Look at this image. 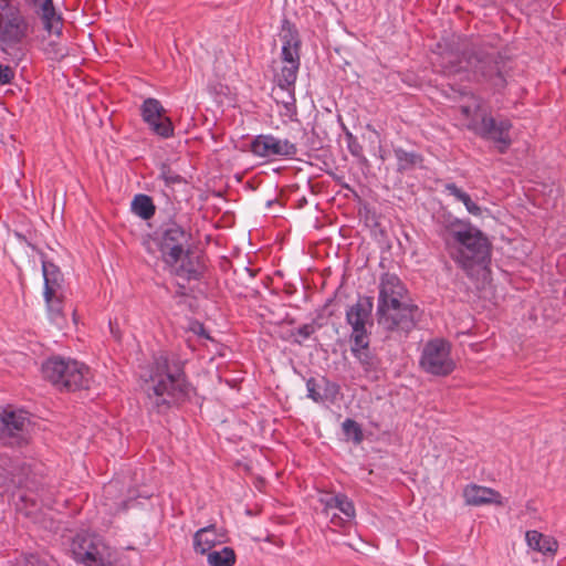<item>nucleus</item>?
I'll list each match as a JSON object with an SVG mask.
<instances>
[{
	"mask_svg": "<svg viewBox=\"0 0 566 566\" xmlns=\"http://www.w3.org/2000/svg\"><path fill=\"white\" fill-rule=\"evenodd\" d=\"M29 474L30 468L25 463L14 465L6 471L3 476H0V488L3 489V492H14V490L22 488L31 490Z\"/></svg>",
	"mask_w": 566,
	"mask_h": 566,
	"instance_id": "6ab92c4d",
	"label": "nucleus"
},
{
	"mask_svg": "<svg viewBox=\"0 0 566 566\" xmlns=\"http://www.w3.org/2000/svg\"><path fill=\"white\" fill-rule=\"evenodd\" d=\"M337 505L336 511H339L346 517V521H350L355 517L356 511L352 500L344 493H338V499L335 500Z\"/></svg>",
	"mask_w": 566,
	"mask_h": 566,
	"instance_id": "c9c22d12",
	"label": "nucleus"
},
{
	"mask_svg": "<svg viewBox=\"0 0 566 566\" xmlns=\"http://www.w3.org/2000/svg\"><path fill=\"white\" fill-rule=\"evenodd\" d=\"M345 140L347 144V149L350 153L352 156L357 158L358 163L364 167H369V161L364 155L363 146L358 142V138L354 136L349 130H346L345 133Z\"/></svg>",
	"mask_w": 566,
	"mask_h": 566,
	"instance_id": "2f4dec72",
	"label": "nucleus"
},
{
	"mask_svg": "<svg viewBox=\"0 0 566 566\" xmlns=\"http://www.w3.org/2000/svg\"><path fill=\"white\" fill-rule=\"evenodd\" d=\"M420 367L427 374L446 377L455 369V361L451 357V344L443 338H434L424 344Z\"/></svg>",
	"mask_w": 566,
	"mask_h": 566,
	"instance_id": "1a4fd4ad",
	"label": "nucleus"
},
{
	"mask_svg": "<svg viewBox=\"0 0 566 566\" xmlns=\"http://www.w3.org/2000/svg\"><path fill=\"white\" fill-rule=\"evenodd\" d=\"M461 113L462 115H464L465 117H470L471 116V107L470 106H461Z\"/></svg>",
	"mask_w": 566,
	"mask_h": 566,
	"instance_id": "3c124183",
	"label": "nucleus"
},
{
	"mask_svg": "<svg viewBox=\"0 0 566 566\" xmlns=\"http://www.w3.org/2000/svg\"><path fill=\"white\" fill-rule=\"evenodd\" d=\"M209 566H233L237 555L232 547L224 546L220 551H211L207 554Z\"/></svg>",
	"mask_w": 566,
	"mask_h": 566,
	"instance_id": "7c9ffc66",
	"label": "nucleus"
},
{
	"mask_svg": "<svg viewBox=\"0 0 566 566\" xmlns=\"http://www.w3.org/2000/svg\"><path fill=\"white\" fill-rule=\"evenodd\" d=\"M463 496L467 504L480 506L483 504L499 502L496 499L500 497V493L486 486L472 484L464 489Z\"/></svg>",
	"mask_w": 566,
	"mask_h": 566,
	"instance_id": "b1692460",
	"label": "nucleus"
},
{
	"mask_svg": "<svg viewBox=\"0 0 566 566\" xmlns=\"http://www.w3.org/2000/svg\"><path fill=\"white\" fill-rule=\"evenodd\" d=\"M226 542V532L221 528H217L216 524H209L197 530L192 536L193 551L200 555L208 554L216 545Z\"/></svg>",
	"mask_w": 566,
	"mask_h": 566,
	"instance_id": "dca6fc26",
	"label": "nucleus"
},
{
	"mask_svg": "<svg viewBox=\"0 0 566 566\" xmlns=\"http://www.w3.org/2000/svg\"><path fill=\"white\" fill-rule=\"evenodd\" d=\"M130 210L142 220H150L156 213V206L150 196L137 193L130 202Z\"/></svg>",
	"mask_w": 566,
	"mask_h": 566,
	"instance_id": "c85d7f7f",
	"label": "nucleus"
},
{
	"mask_svg": "<svg viewBox=\"0 0 566 566\" xmlns=\"http://www.w3.org/2000/svg\"><path fill=\"white\" fill-rule=\"evenodd\" d=\"M36 13L42 21L43 29L48 33L55 34L57 36L62 35L63 17L56 11L53 0H42L40 10H36Z\"/></svg>",
	"mask_w": 566,
	"mask_h": 566,
	"instance_id": "aec40b11",
	"label": "nucleus"
},
{
	"mask_svg": "<svg viewBox=\"0 0 566 566\" xmlns=\"http://www.w3.org/2000/svg\"><path fill=\"white\" fill-rule=\"evenodd\" d=\"M153 240L166 265H176L192 247V234L189 229L169 219L155 231Z\"/></svg>",
	"mask_w": 566,
	"mask_h": 566,
	"instance_id": "39448f33",
	"label": "nucleus"
},
{
	"mask_svg": "<svg viewBox=\"0 0 566 566\" xmlns=\"http://www.w3.org/2000/svg\"><path fill=\"white\" fill-rule=\"evenodd\" d=\"M14 8H20L19 4H12L11 0H0V11L3 14L11 12Z\"/></svg>",
	"mask_w": 566,
	"mask_h": 566,
	"instance_id": "de8ad7c7",
	"label": "nucleus"
},
{
	"mask_svg": "<svg viewBox=\"0 0 566 566\" xmlns=\"http://www.w3.org/2000/svg\"><path fill=\"white\" fill-rule=\"evenodd\" d=\"M250 151L261 158H294L298 148L289 139H281L272 134H260L251 140Z\"/></svg>",
	"mask_w": 566,
	"mask_h": 566,
	"instance_id": "f8f14e48",
	"label": "nucleus"
},
{
	"mask_svg": "<svg viewBox=\"0 0 566 566\" xmlns=\"http://www.w3.org/2000/svg\"><path fill=\"white\" fill-rule=\"evenodd\" d=\"M41 265L44 281L43 292H61L64 276L60 268L52 261H49L43 252H41Z\"/></svg>",
	"mask_w": 566,
	"mask_h": 566,
	"instance_id": "4be33fe9",
	"label": "nucleus"
},
{
	"mask_svg": "<svg viewBox=\"0 0 566 566\" xmlns=\"http://www.w3.org/2000/svg\"><path fill=\"white\" fill-rule=\"evenodd\" d=\"M421 311L418 305L410 302H401L395 308L386 306L376 308L378 325L388 333L407 336L417 326Z\"/></svg>",
	"mask_w": 566,
	"mask_h": 566,
	"instance_id": "6e6552de",
	"label": "nucleus"
},
{
	"mask_svg": "<svg viewBox=\"0 0 566 566\" xmlns=\"http://www.w3.org/2000/svg\"><path fill=\"white\" fill-rule=\"evenodd\" d=\"M338 499V493L334 495L326 496L321 499V502L324 505L323 513L326 516L331 515V511H336L337 505L335 504V500Z\"/></svg>",
	"mask_w": 566,
	"mask_h": 566,
	"instance_id": "c03bdc74",
	"label": "nucleus"
},
{
	"mask_svg": "<svg viewBox=\"0 0 566 566\" xmlns=\"http://www.w3.org/2000/svg\"><path fill=\"white\" fill-rule=\"evenodd\" d=\"M247 271L250 273L251 276H254V273L252 270H250V268H247Z\"/></svg>",
	"mask_w": 566,
	"mask_h": 566,
	"instance_id": "6e6d98bb",
	"label": "nucleus"
},
{
	"mask_svg": "<svg viewBox=\"0 0 566 566\" xmlns=\"http://www.w3.org/2000/svg\"><path fill=\"white\" fill-rule=\"evenodd\" d=\"M17 235H18V238L25 240V237H24V235H22V234H20V233H17Z\"/></svg>",
	"mask_w": 566,
	"mask_h": 566,
	"instance_id": "4d7b16f0",
	"label": "nucleus"
},
{
	"mask_svg": "<svg viewBox=\"0 0 566 566\" xmlns=\"http://www.w3.org/2000/svg\"><path fill=\"white\" fill-rule=\"evenodd\" d=\"M306 389L307 397L316 403H333L336 401L340 392L339 385L324 376L321 377L319 380L314 377H310L306 380Z\"/></svg>",
	"mask_w": 566,
	"mask_h": 566,
	"instance_id": "2eb2a0df",
	"label": "nucleus"
},
{
	"mask_svg": "<svg viewBox=\"0 0 566 566\" xmlns=\"http://www.w3.org/2000/svg\"><path fill=\"white\" fill-rule=\"evenodd\" d=\"M303 138L305 139L304 145L311 151L319 150L323 147L322 140L314 128L311 132L304 130Z\"/></svg>",
	"mask_w": 566,
	"mask_h": 566,
	"instance_id": "4c0bfd02",
	"label": "nucleus"
},
{
	"mask_svg": "<svg viewBox=\"0 0 566 566\" xmlns=\"http://www.w3.org/2000/svg\"><path fill=\"white\" fill-rule=\"evenodd\" d=\"M300 66L301 65L296 64H284L281 67V71L274 75V82L289 95V99L283 101L285 106L293 105L295 103L294 91Z\"/></svg>",
	"mask_w": 566,
	"mask_h": 566,
	"instance_id": "412c9836",
	"label": "nucleus"
},
{
	"mask_svg": "<svg viewBox=\"0 0 566 566\" xmlns=\"http://www.w3.org/2000/svg\"><path fill=\"white\" fill-rule=\"evenodd\" d=\"M293 343H294V344H297V345H302V339H296V338H295V339L293 340Z\"/></svg>",
	"mask_w": 566,
	"mask_h": 566,
	"instance_id": "5fc2aeb1",
	"label": "nucleus"
},
{
	"mask_svg": "<svg viewBox=\"0 0 566 566\" xmlns=\"http://www.w3.org/2000/svg\"><path fill=\"white\" fill-rule=\"evenodd\" d=\"M73 559L84 566H104L111 547L96 534H77L71 544Z\"/></svg>",
	"mask_w": 566,
	"mask_h": 566,
	"instance_id": "9d476101",
	"label": "nucleus"
},
{
	"mask_svg": "<svg viewBox=\"0 0 566 566\" xmlns=\"http://www.w3.org/2000/svg\"><path fill=\"white\" fill-rule=\"evenodd\" d=\"M44 379L60 390L75 391L88 388L90 369L84 364L61 356H53L42 364Z\"/></svg>",
	"mask_w": 566,
	"mask_h": 566,
	"instance_id": "20e7f679",
	"label": "nucleus"
},
{
	"mask_svg": "<svg viewBox=\"0 0 566 566\" xmlns=\"http://www.w3.org/2000/svg\"><path fill=\"white\" fill-rule=\"evenodd\" d=\"M434 66L446 76H460L503 93L509 84L512 61L484 44L455 42L437 44Z\"/></svg>",
	"mask_w": 566,
	"mask_h": 566,
	"instance_id": "f257e3e1",
	"label": "nucleus"
},
{
	"mask_svg": "<svg viewBox=\"0 0 566 566\" xmlns=\"http://www.w3.org/2000/svg\"><path fill=\"white\" fill-rule=\"evenodd\" d=\"M331 520V523L336 526H343L346 521V517H342L336 513V511H331V515L328 516Z\"/></svg>",
	"mask_w": 566,
	"mask_h": 566,
	"instance_id": "09e8293b",
	"label": "nucleus"
},
{
	"mask_svg": "<svg viewBox=\"0 0 566 566\" xmlns=\"http://www.w3.org/2000/svg\"><path fill=\"white\" fill-rule=\"evenodd\" d=\"M144 377L146 407L157 415L179 408L196 392L186 375L185 361L175 354H154Z\"/></svg>",
	"mask_w": 566,
	"mask_h": 566,
	"instance_id": "f03ea898",
	"label": "nucleus"
},
{
	"mask_svg": "<svg viewBox=\"0 0 566 566\" xmlns=\"http://www.w3.org/2000/svg\"><path fill=\"white\" fill-rule=\"evenodd\" d=\"M314 334L313 327L308 324H303L298 328H296L294 332H292V335H297L302 339H307Z\"/></svg>",
	"mask_w": 566,
	"mask_h": 566,
	"instance_id": "a18cd8bd",
	"label": "nucleus"
},
{
	"mask_svg": "<svg viewBox=\"0 0 566 566\" xmlns=\"http://www.w3.org/2000/svg\"><path fill=\"white\" fill-rule=\"evenodd\" d=\"M453 243L450 247V256L468 274L475 268L489 269L492 243L478 227L471 224L463 232H459Z\"/></svg>",
	"mask_w": 566,
	"mask_h": 566,
	"instance_id": "7ed1b4c3",
	"label": "nucleus"
},
{
	"mask_svg": "<svg viewBox=\"0 0 566 566\" xmlns=\"http://www.w3.org/2000/svg\"><path fill=\"white\" fill-rule=\"evenodd\" d=\"M342 430L347 440H352L355 444L364 441V432L361 426L354 419L346 418L342 423Z\"/></svg>",
	"mask_w": 566,
	"mask_h": 566,
	"instance_id": "473e14b6",
	"label": "nucleus"
},
{
	"mask_svg": "<svg viewBox=\"0 0 566 566\" xmlns=\"http://www.w3.org/2000/svg\"><path fill=\"white\" fill-rule=\"evenodd\" d=\"M158 179H161L167 187L172 185L186 184V179L172 170L171 166L168 163H161L159 165V175Z\"/></svg>",
	"mask_w": 566,
	"mask_h": 566,
	"instance_id": "f704fd0d",
	"label": "nucleus"
},
{
	"mask_svg": "<svg viewBox=\"0 0 566 566\" xmlns=\"http://www.w3.org/2000/svg\"><path fill=\"white\" fill-rule=\"evenodd\" d=\"M29 1H30V3H31L32 6H34V7H39V8H40V4H41V2H42V0H29Z\"/></svg>",
	"mask_w": 566,
	"mask_h": 566,
	"instance_id": "864d4df0",
	"label": "nucleus"
},
{
	"mask_svg": "<svg viewBox=\"0 0 566 566\" xmlns=\"http://www.w3.org/2000/svg\"><path fill=\"white\" fill-rule=\"evenodd\" d=\"M108 327H109V332H111L113 338L117 342H120L122 340V332H120L118 322L111 319L108 323Z\"/></svg>",
	"mask_w": 566,
	"mask_h": 566,
	"instance_id": "49530a36",
	"label": "nucleus"
},
{
	"mask_svg": "<svg viewBox=\"0 0 566 566\" xmlns=\"http://www.w3.org/2000/svg\"><path fill=\"white\" fill-rule=\"evenodd\" d=\"M14 75V70L10 65L0 64V86L11 84Z\"/></svg>",
	"mask_w": 566,
	"mask_h": 566,
	"instance_id": "ea45409f",
	"label": "nucleus"
},
{
	"mask_svg": "<svg viewBox=\"0 0 566 566\" xmlns=\"http://www.w3.org/2000/svg\"><path fill=\"white\" fill-rule=\"evenodd\" d=\"M198 334H199V335H202V336H205V337H207V338H209L208 334H206V331H205V328H203V325H200V331L198 332Z\"/></svg>",
	"mask_w": 566,
	"mask_h": 566,
	"instance_id": "603ef678",
	"label": "nucleus"
},
{
	"mask_svg": "<svg viewBox=\"0 0 566 566\" xmlns=\"http://www.w3.org/2000/svg\"><path fill=\"white\" fill-rule=\"evenodd\" d=\"M281 60L284 64L301 65V49H291L286 45H282Z\"/></svg>",
	"mask_w": 566,
	"mask_h": 566,
	"instance_id": "e433bc0d",
	"label": "nucleus"
},
{
	"mask_svg": "<svg viewBox=\"0 0 566 566\" xmlns=\"http://www.w3.org/2000/svg\"><path fill=\"white\" fill-rule=\"evenodd\" d=\"M310 326L313 327V332L321 329L324 327L325 322L323 321V316L318 314L311 323H307Z\"/></svg>",
	"mask_w": 566,
	"mask_h": 566,
	"instance_id": "8fccbe9b",
	"label": "nucleus"
},
{
	"mask_svg": "<svg viewBox=\"0 0 566 566\" xmlns=\"http://www.w3.org/2000/svg\"><path fill=\"white\" fill-rule=\"evenodd\" d=\"M443 187V191L453 196L458 201H461L464 199V196H467V192L459 188L454 182H447Z\"/></svg>",
	"mask_w": 566,
	"mask_h": 566,
	"instance_id": "79ce46f5",
	"label": "nucleus"
},
{
	"mask_svg": "<svg viewBox=\"0 0 566 566\" xmlns=\"http://www.w3.org/2000/svg\"><path fill=\"white\" fill-rule=\"evenodd\" d=\"M170 269V272L186 280L190 281H200L205 274V264L202 263L199 256L193 255L192 247L190 248V252H187L182 255V259L176 265H167Z\"/></svg>",
	"mask_w": 566,
	"mask_h": 566,
	"instance_id": "a211bd4d",
	"label": "nucleus"
},
{
	"mask_svg": "<svg viewBox=\"0 0 566 566\" xmlns=\"http://www.w3.org/2000/svg\"><path fill=\"white\" fill-rule=\"evenodd\" d=\"M350 328L352 333L349 335L348 340H355L360 338H366L371 336V328L374 326V319L371 321H359L357 322H346Z\"/></svg>",
	"mask_w": 566,
	"mask_h": 566,
	"instance_id": "72a5a7b5",
	"label": "nucleus"
},
{
	"mask_svg": "<svg viewBox=\"0 0 566 566\" xmlns=\"http://www.w3.org/2000/svg\"><path fill=\"white\" fill-rule=\"evenodd\" d=\"M29 33V22L22 15L20 8L0 15V43L1 50L14 48L20 44Z\"/></svg>",
	"mask_w": 566,
	"mask_h": 566,
	"instance_id": "ddd939ff",
	"label": "nucleus"
},
{
	"mask_svg": "<svg viewBox=\"0 0 566 566\" xmlns=\"http://www.w3.org/2000/svg\"><path fill=\"white\" fill-rule=\"evenodd\" d=\"M45 51L49 54H53V57L56 60H61L66 55L65 49L61 48L59 43L54 41L48 43V48L45 49Z\"/></svg>",
	"mask_w": 566,
	"mask_h": 566,
	"instance_id": "37998d69",
	"label": "nucleus"
},
{
	"mask_svg": "<svg viewBox=\"0 0 566 566\" xmlns=\"http://www.w3.org/2000/svg\"><path fill=\"white\" fill-rule=\"evenodd\" d=\"M468 128L482 139L495 143L500 154H505L512 144L510 137L511 120L509 118H495L481 105H476Z\"/></svg>",
	"mask_w": 566,
	"mask_h": 566,
	"instance_id": "423d86ee",
	"label": "nucleus"
},
{
	"mask_svg": "<svg viewBox=\"0 0 566 566\" xmlns=\"http://www.w3.org/2000/svg\"><path fill=\"white\" fill-rule=\"evenodd\" d=\"M525 539L531 549L544 555H554L558 548V543L554 537L544 535L536 530L527 531Z\"/></svg>",
	"mask_w": 566,
	"mask_h": 566,
	"instance_id": "393cba45",
	"label": "nucleus"
},
{
	"mask_svg": "<svg viewBox=\"0 0 566 566\" xmlns=\"http://www.w3.org/2000/svg\"><path fill=\"white\" fill-rule=\"evenodd\" d=\"M353 357L357 360L366 377L373 380L379 379L381 359L377 355L376 349L364 354H355Z\"/></svg>",
	"mask_w": 566,
	"mask_h": 566,
	"instance_id": "cd10ccee",
	"label": "nucleus"
},
{
	"mask_svg": "<svg viewBox=\"0 0 566 566\" xmlns=\"http://www.w3.org/2000/svg\"><path fill=\"white\" fill-rule=\"evenodd\" d=\"M461 202L464 205L467 211L472 214V216H475V217H480L482 216V208L480 206H478L472 199L471 197L467 193V196H464V199L461 200Z\"/></svg>",
	"mask_w": 566,
	"mask_h": 566,
	"instance_id": "a19ab883",
	"label": "nucleus"
},
{
	"mask_svg": "<svg viewBox=\"0 0 566 566\" xmlns=\"http://www.w3.org/2000/svg\"><path fill=\"white\" fill-rule=\"evenodd\" d=\"M437 233L450 247V240L454 241L459 232L468 229L470 220L460 219L449 211H443L436 218Z\"/></svg>",
	"mask_w": 566,
	"mask_h": 566,
	"instance_id": "f3484780",
	"label": "nucleus"
},
{
	"mask_svg": "<svg viewBox=\"0 0 566 566\" xmlns=\"http://www.w3.org/2000/svg\"><path fill=\"white\" fill-rule=\"evenodd\" d=\"M279 38L282 42V45H286L291 49L302 48V39L298 29L286 17H284L281 21Z\"/></svg>",
	"mask_w": 566,
	"mask_h": 566,
	"instance_id": "c756f323",
	"label": "nucleus"
},
{
	"mask_svg": "<svg viewBox=\"0 0 566 566\" xmlns=\"http://www.w3.org/2000/svg\"><path fill=\"white\" fill-rule=\"evenodd\" d=\"M378 298L376 308L390 306L395 308L399 303L405 302L407 289L398 275L394 273H382L378 284Z\"/></svg>",
	"mask_w": 566,
	"mask_h": 566,
	"instance_id": "4468645a",
	"label": "nucleus"
},
{
	"mask_svg": "<svg viewBox=\"0 0 566 566\" xmlns=\"http://www.w3.org/2000/svg\"><path fill=\"white\" fill-rule=\"evenodd\" d=\"M140 116L149 130L164 139L174 137L175 127L167 116V111L161 102L154 97L144 99L140 105Z\"/></svg>",
	"mask_w": 566,
	"mask_h": 566,
	"instance_id": "9b49d317",
	"label": "nucleus"
},
{
	"mask_svg": "<svg viewBox=\"0 0 566 566\" xmlns=\"http://www.w3.org/2000/svg\"><path fill=\"white\" fill-rule=\"evenodd\" d=\"M350 344V354L354 356L355 354H364L366 352H370L374 348L370 346V337L348 340Z\"/></svg>",
	"mask_w": 566,
	"mask_h": 566,
	"instance_id": "58836bf2",
	"label": "nucleus"
},
{
	"mask_svg": "<svg viewBox=\"0 0 566 566\" xmlns=\"http://www.w3.org/2000/svg\"><path fill=\"white\" fill-rule=\"evenodd\" d=\"M32 421L29 412L10 407L0 410V444L9 448H23L31 440Z\"/></svg>",
	"mask_w": 566,
	"mask_h": 566,
	"instance_id": "0eeeda50",
	"label": "nucleus"
},
{
	"mask_svg": "<svg viewBox=\"0 0 566 566\" xmlns=\"http://www.w3.org/2000/svg\"><path fill=\"white\" fill-rule=\"evenodd\" d=\"M272 203H273V201H272V200H269V201H268V206H269V207H270V206H272Z\"/></svg>",
	"mask_w": 566,
	"mask_h": 566,
	"instance_id": "13d9d810",
	"label": "nucleus"
},
{
	"mask_svg": "<svg viewBox=\"0 0 566 566\" xmlns=\"http://www.w3.org/2000/svg\"><path fill=\"white\" fill-rule=\"evenodd\" d=\"M374 310V297L369 295H358L355 304L348 306L345 313L346 322L371 321Z\"/></svg>",
	"mask_w": 566,
	"mask_h": 566,
	"instance_id": "5701e85b",
	"label": "nucleus"
},
{
	"mask_svg": "<svg viewBox=\"0 0 566 566\" xmlns=\"http://www.w3.org/2000/svg\"><path fill=\"white\" fill-rule=\"evenodd\" d=\"M394 155L397 160V171L405 174L416 169L422 168L423 156L417 151H408L400 146H394Z\"/></svg>",
	"mask_w": 566,
	"mask_h": 566,
	"instance_id": "a878e982",
	"label": "nucleus"
},
{
	"mask_svg": "<svg viewBox=\"0 0 566 566\" xmlns=\"http://www.w3.org/2000/svg\"><path fill=\"white\" fill-rule=\"evenodd\" d=\"M49 319L55 325H62L64 316V296L61 292H43Z\"/></svg>",
	"mask_w": 566,
	"mask_h": 566,
	"instance_id": "bb28decb",
	"label": "nucleus"
}]
</instances>
